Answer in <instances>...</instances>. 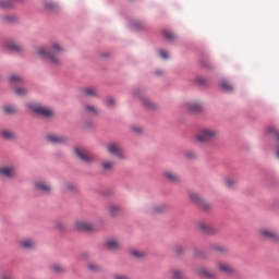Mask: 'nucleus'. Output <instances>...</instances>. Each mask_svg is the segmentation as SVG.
<instances>
[{
  "mask_svg": "<svg viewBox=\"0 0 279 279\" xmlns=\"http://www.w3.org/2000/svg\"><path fill=\"white\" fill-rule=\"evenodd\" d=\"M31 110L40 117H53V110L43 107L40 105H32L29 106Z\"/></svg>",
  "mask_w": 279,
  "mask_h": 279,
  "instance_id": "7",
  "label": "nucleus"
},
{
  "mask_svg": "<svg viewBox=\"0 0 279 279\" xmlns=\"http://www.w3.org/2000/svg\"><path fill=\"white\" fill-rule=\"evenodd\" d=\"M16 3H23V0H0V8L2 10H11Z\"/></svg>",
  "mask_w": 279,
  "mask_h": 279,
  "instance_id": "14",
  "label": "nucleus"
},
{
  "mask_svg": "<svg viewBox=\"0 0 279 279\" xmlns=\"http://www.w3.org/2000/svg\"><path fill=\"white\" fill-rule=\"evenodd\" d=\"M114 279H130V278L125 275L117 274L114 275Z\"/></svg>",
  "mask_w": 279,
  "mask_h": 279,
  "instance_id": "46",
  "label": "nucleus"
},
{
  "mask_svg": "<svg viewBox=\"0 0 279 279\" xmlns=\"http://www.w3.org/2000/svg\"><path fill=\"white\" fill-rule=\"evenodd\" d=\"M165 178L168 179L169 182H180V175L171 171L165 172Z\"/></svg>",
  "mask_w": 279,
  "mask_h": 279,
  "instance_id": "22",
  "label": "nucleus"
},
{
  "mask_svg": "<svg viewBox=\"0 0 279 279\" xmlns=\"http://www.w3.org/2000/svg\"><path fill=\"white\" fill-rule=\"evenodd\" d=\"M77 230H84V232H93L95 226L88 221L80 220L76 222Z\"/></svg>",
  "mask_w": 279,
  "mask_h": 279,
  "instance_id": "13",
  "label": "nucleus"
},
{
  "mask_svg": "<svg viewBox=\"0 0 279 279\" xmlns=\"http://www.w3.org/2000/svg\"><path fill=\"white\" fill-rule=\"evenodd\" d=\"M52 271H54V274H62L64 272V267H62V265L59 264H53L51 266Z\"/></svg>",
  "mask_w": 279,
  "mask_h": 279,
  "instance_id": "34",
  "label": "nucleus"
},
{
  "mask_svg": "<svg viewBox=\"0 0 279 279\" xmlns=\"http://www.w3.org/2000/svg\"><path fill=\"white\" fill-rule=\"evenodd\" d=\"M201 254H202V251H199V250H195V256H201Z\"/></svg>",
  "mask_w": 279,
  "mask_h": 279,
  "instance_id": "49",
  "label": "nucleus"
},
{
  "mask_svg": "<svg viewBox=\"0 0 279 279\" xmlns=\"http://www.w3.org/2000/svg\"><path fill=\"white\" fill-rule=\"evenodd\" d=\"M142 104L145 106V108H148V110H156V105L147 97L142 98Z\"/></svg>",
  "mask_w": 279,
  "mask_h": 279,
  "instance_id": "24",
  "label": "nucleus"
},
{
  "mask_svg": "<svg viewBox=\"0 0 279 279\" xmlns=\"http://www.w3.org/2000/svg\"><path fill=\"white\" fill-rule=\"evenodd\" d=\"M62 189H63V191H68L69 193H73L74 191L77 190V187L75 186V184L69 183V182L64 183V184L62 185Z\"/></svg>",
  "mask_w": 279,
  "mask_h": 279,
  "instance_id": "29",
  "label": "nucleus"
},
{
  "mask_svg": "<svg viewBox=\"0 0 279 279\" xmlns=\"http://www.w3.org/2000/svg\"><path fill=\"white\" fill-rule=\"evenodd\" d=\"M225 184H226V186H228L229 189H232V186H234V185L236 184V180H234V179H227V180L225 181Z\"/></svg>",
  "mask_w": 279,
  "mask_h": 279,
  "instance_id": "39",
  "label": "nucleus"
},
{
  "mask_svg": "<svg viewBox=\"0 0 279 279\" xmlns=\"http://www.w3.org/2000/svg\"><path fill=\"white\" fill-rule=\"evenodd\" d=\"M0 174L4 175V178H13L15 174L14 168L12 167H4L0 168Z\"/></svg>",
  "mask_w": 279,
  "mask_h": 279,
  "instance_id": "20",
  "label": "nucleus"
},
{
  "mask_svg": "<svg viewBox=\"0 0 279 279\" xmlns=\"http://www.w3.org/2000/svg\"><path fill=\"white\" fill-rule=\"evenodd\" d=\"M57 228H58V230H62V228H64V225H62V223H60V222H57Z\"/></svg>",
  "mask_w": 279,
  "mask_h": 279,
  "instance_id": "48",
  "label": "nucleus"
},
{
  "mask_svg": "<svg viewBox=\"0 0 279 279\" xmlns=\"http://www.w3.org/2000/svg\"><path fill=\"white\" fill-rule=\"evenodd\" d=\"M83 97H97V88L95 87H84L82 88Z\"/></svg>",
  "mask_w": 279,
  "mask_h": 279,
  "instance_id": "18",
  "label": "nucleus"
},
{
  "mask_svg": "<svg viewBox=\"0 0 279 279\" xmlns=\"http://www.w3.org/2000/svg\"><path fill=\"white\" fill-rule=\"evenodd\" d=\"M130 254L131 256H133V258H145L146 256L145 252L138 250H131Z\"/></svg>",
  "mask_w": 279,
  "mask_h": 279,
  "instance_id": "28",
  "label": "nucleus"
},
{
  "mask_svg": "<svg viewBox=\"0 0 279 279\" xmlns=\"http://www.w3.org/2000/svg\"><path fill=\"white\" fill-rule=\"evenodd\" d=\"M159 56L161 58H163V60H167L169 58V53H167V51H165V50H160Z\"/></svg>",
  "mask_w": 279,
  "mask_h": 279,
  "instance_id": "43",
  "label": "nucleus"
},
{
  "mask_svg": "<svg viewBox=\"0 0 279 279\" xmlns=\"http://www.w3.org/2000/svg\"><path fill=\"white\" fill-rule=\"evenodd\" d=\"M185 156L186 158H196L197 155L195 154V151L190 150L185 153Z\"/></svg>",
  "mask_w": 279,
  "mask_h": 279,
  "instance_id": "44",
  "label": "nucleus"
},
{
  "mask_svg": "<svg viewBox=\"0 0 279 279\" xmlns=\"http://www.w3.org/2000/svg\"><path fill=\"white\" fill-rule=\"evenodd\" d=\"M275 138L277 143V147H276L277 158H279V132H275Z\"/></svg>",
  "mask_w": 279,
  "mask_h": 279,
  "instance_id": "41",
  "label": "nucleus"
},
{
  "mask_svg": "<svg viewBox=\"0 0 279 279\" xmlns=\"http://www.w3.org/2000/svg\"><path fill=\"white\" fill-rule=\"evenodd\" d=\"M2 21L4 23H16V21H19V16L16 15H5L2 17Z\"/></svg>",
  "mask_w": 279,
  "mask_h": 279,
  "instance_id": "31",
  "label": "nucleus"
},
{
  "mask_svg": "<svg viewBox=\"0 0 279 279\" xmlns=\"http://www.w3.org/2000/svg\"><path fill=\"white\" fill-rule=\"evenodd\" d=\"M219 136V132L211 128H202L195 135V141L197 143H210V141H215Z\"/></svg>",
  "mask_w": 279,
  "mask_h": 279,
  "instance_id": "2",
  "label": "nucleus"
},
{
  "mask_svg": "<svg viewBox=\"0 0 279 279\" xmlns=\"http://www.w3.org/2000/svg\"><path fill=\"white\" fill-rule=\"evenodd\" d=\"M11 84H21L23 82V78L16 74H13L10 76Z\"/></svg>",
  "mask_w": 279,
  "mask_h": 279,
  "instance_id": "35",
  "label": "nucleus"
},
{
  "mask_svg": "<svg viewBox=\"0 0 279 279\" xmlns=\"http://www.w3.org/2000/svg\"><path fill=\"white\" fill-rule=\"evenodd\" d=\"M196 276L204 279H217V272L206 266H199L196 269Z\"/></svg>",
  "mask_w": 279,
  "mask_h": 279,
  "instance_id": "5",
  "label": "nucleus"
},
{
  "mask_svg": "<svg viewBox=\"0 0 279 279\" xmlns=\"http://www.w3.org/2000/svg\"><path fill=\"white\" fill-rule=\"evenodd\" d=\"M165 208V205H156L153 207L151 213L158 215L159 213H163Z\"/></svg>",
  "mask_w": 279,
  "mask_h": 279,
  "instance_id": "36",
  "label": "nucleus"
},
{
  "mask_svg": "<svg viewBox=\"0 0 279 279\" xmlns=\"http://www.w3.org/2000/svg\"><path fill=\"white\" fill-rule=\"evenodd\" d=\"M220 89L222 90V93H232V90H234V87L232 85H230V83H228L226 81H221Z\"/></svg>",
  "mask_w": 279,
  "mask_h": 279,
  "instance_id": "21",
  "label": "nucleus"
},
{
  "mask_svg": "<svg viewBox=\"0 0 279 279\" xmlns=\"http://www.w3.org/2000/svg\"><path fill=\"white\" fill-rule=\"evenodd\" d=\"M259 235L262 236V239H268L269 241H275V243L279 242V234L272 230L260 229Z\"/></svg>",
  "mask_w": 279,
  "mask_h": 279,
  "instance_id": "8",
  "label": "nucleus"
},
{
  "mask_svg": "<svg viewBox=\"0 0 279 279\" xmlns=\"http://www.w3.org/2000/svg\"><path fill=\"white\" fill-rule=\"evenodd\" d=\"M74 154L82 162H95V156L82 148H75Z\"/></svg>",
  "mask_w": 279,
  "mask_h": 279,
  "instance_id": "6",
  "label": "nucleus"
},
{
  "mask_svg": "<svg viewBox=\"0 0 279 279\" xmlns=\"http://www.w3.org/2000/svg\"><path fill=\"white\" fill-rule=\"evenodd\" d=\"M190 198L192 199V202H195V204H198L199 206H202V208H205V209L210 208V205H208V203H206V201H204L202 196H199V194L195 192L190 193Z\"/></svg>",
  "mask_w": 279,
  "mask_h": 279,
  "instance_id": "12",
  "label": "nucleus"
},
{
  "mask_svg": "<svg viewBox=\"0 0 279 279\" xmlns=\"http://www.w3.org/2000/svg\"><path fill=\"white\" fill-rule=\"evenodd\" d=\"M1 134L7 141H13V138H16V135L12 131L4 130Z\"/></svg>",
  "mask_w": 279,
  "mask_h": 279,
  "instance_id": "27",
  "label": "nucleus"
},
{
  "mask_svg": "<svg viewBox=\"0 0 279 279\" xmlns=\"http://www.w3.org/2000/svg\"><path fill=\"white\" fill-rule=\"evenodd\" d=\"M44 5L49 12H54V10H58V4H56V2L46 1L44 2Z\"/></svg>",
  "mask_w": 279,
  "mask_h": 279,
  "instance_id": "26",
  "label": "nucleus"
},
{
  "mask_svg": "<svg viewBox=\"0 0 279 279\" xmlns=\"http://www.w3.org/2000/svg\"><path fill=\"white\" fill-rule=\"evenodd\" d=\"M216 267L218 271L226 274V276H234V274H236V268L226 262H217Z\"/></svg>",
  "mask_w": 279,
  "mask_h": 279,
  "instance_id": "4",
  "label": "nucleus"
},
{
  "mask_svg": "<svg viewBox=\"0 0 279 279\" xmlns=\"http://www.w3.org/2000/svg\"><path fill=\"white\" fill-rule=\"evenodd\" d=\"M27 94V89H25V87H19L15 89V95H17L19 97H23Z\"/></svg>",
  "mask_w": 279,
  "mask_h": 279,
  "instance_id": "38",
  "label": "nucleus"
},
{
  "mask_svg": "<svg viewBox=\"0 0 279 279\" xmlns=\"http://www.w3.org/2000/svg\"><path fill=\"white\" fill-rule=\"evenodd\" d=\"M109 213H110V215H112V217H117V215H119V213H121V208L117 205H111V206H109Z\"/></svg>",
  "mask_w": 279,
  "mask_h": 279,
  "instance_id": "32",
  "label": "nucleus"
},
{
  "mask_svg": "<svg viewBox=\"0 0 279 279\" xmlns=\"http://www.w3.org/2000/svg\"><path fill=\"white\" fill-rule=\"evenodd\" d=\"M185 108L189 112H192V113L202 112V104L199 102H195V101L187 102L185 105Z\"/></svg>",
  "mask_w": 279,
  "mask_h": 279,
  "instance_id": "17",
  "label": "nucleus"
},
{
  "mask_svg": "<svg viewBox=\"0 0 279 279\" xmlns=\"http://www.w3.org/2000/svg\"><path fill=\"white\" fill-rule=\"evenodd\" d=\"M35 189L36 191H40L41 193H50L51 184L47 181L37 180L35 181Z\"/></svg>",
  "mask_w": 279,
  "mask_h": 279,
  "instance_id": "10",
  "label": "nucleus"
},
{
  "mask_svg": "<svg viewBox=\"0 0 279 279\" xmlns=\"http://www.w3.org/2000/svg\"><path fill=\"white\" fill-rule=\"evenodd\" d=\"M199 82V84H204V80H201V81H198Z\"/></svg>",
  "mask_w": 279,
  "mask_h": 279,
  "instance_id": "50",
  "label": "nucleus"
},
{
  "mask_svg": "<svg viewBox=\"0 0 279 279\" xmlns=\"http://www.w3.org/2000/svg\"><path fill=\"white\" fill-rule=\"evenodd\" d=\"M211 250H214V252H220L221 254H223V252H228V247L221 244H213Z\"/></svg>",
  "mask_w": 279,
  "mask_h": 279,
  "instance_id": "30",
  "label": "nucleus"
},
{
  "mask_svg": "<svg viewBox=\"0 0 279 279\" xmlns=\"http://www.w3.org/2000/svg\"><path fill=\"white\" fill-rule=\"evenodd\" d=\"M114 104H117V100H114V98L106 99V106H108V108H112L114 106Z\"/></svg>",
  "mask_w": 279,
  "mask_h": 279,
  "instance_id": "40",
  "label": "nucleus"
},
{
  "mask_svg": "<svg viewBox=\"0 0 279 279\" xmlns=\"http://www.w3.org/2000/svg\"><path fill=\"white\" fill-rule=\"evenodd\" d=\"M107 250L111 252H117V250H121V242L117 238H110L106 241Z\"/></svg>",
  "mask_w": 279,
  "mask_h": 279,
  "instance_id": "11",
  "label": "nucleus"
},
{
  "mask_svg": "<svg viewBox=\"0 0 279 279\" xmlns=\"http://www.w3.org/2000/svg\"><path fill=\"white\" fill-rule=\"evenodd\" d=\"M133 132H135L136 134H141L143 132V129L141 126H133L132 128Z\"/></svg>",
  "mask_w": 279,
  "mask_h": 279,
  "instance_id": "45",
  "label": "nucleus"
},
{
  "mask_svg": "<svg viewBox=\"0 0 279 279\" xmlns=\"http://www.w3.org/2000/svg\"><path fill=\"white\" fill-rule=\"evenodd\" d=\"M83 110L86 114H90L92 117H99V109L93 105L85 104L83 105Z\"/></svg>",
  "mask_w": 279,
  "mask_h": 279,
  "instance_id": "15",
  "label": "nucleus"
},
{
  "mask_svg": "<svg viewBox=\"0 0 279 279\" xmlns=\"http://www.w3.org/2000/svg\"><path fill=\"white\" fill-rule=\"evenodd\" d=\"M46 138L48 143H52V145H64V143L69 142V138L58 134H48Z\"/></svg>",
  "mask_w": 279,
  "mask_h": 279,
  "instance_id": "9",
  "label": "nucleus"
},
{
  "mask_svg": "<svg viewBox=\"0 0 279 279\" xmlns=\"http://www.w3.org/2000/svg\"><path fill=\"white\" fill-rule=\"evenodd\" d=\"M3 112H5V114H16L17 109L13 106H4Z\"/></svg>",
  "mask_w": 279,
  "mask_h": 279,
  "instance_id": "33",
  "label": "nucleus"
},
{
  "mask_svg": "<svg viewBox=\"0 0 279 279\" xmlns=\"http://www.w3.org/2000/svg\"><path fill=\"white\" fill-rule=\"evenodd\" d=\"M89 271H99V266L95 264H89L88 266Z\"/></svg>",
  "mask_w": 279,
  "mask_h": 279,
  "instance_id": "42",
  "label": "nucleus"
},
{
  "mask_svg": "<svg viewBox=\"0 0 279 279\" xmlns=\"http://www.w3.org/2000/svg\"><path fill=\"white\" fill-rule=\"evenodd\" d=\"M101 169H104V171H112L114 169V161H110V160L101 161Z\"/></svg>",
  "mask_w": 279,
  "mask_h": 279,
  "instance_id": "23",
  "label": "nucleus"
},
{
  "mask_svg": "<svg viewBox=\"0 0 279 279\" xmlns=\"http://www.w3.org/2000/svg\"><path fill=\"white\" fill-rule=\"evenodd\" d=\"M106 148L108 154H111V156H116V158H120L121 160L125 158V153H123V148H121L119 143H109Z\"/></svg>",
  "mask_w": 279,
  "mask_h": 279,
  "instance_id": "3",
  "label": "nucleus"
},
{
  "mask_svg": "<svg viewBox=\"0 0 279 279\" xmlns=\"http://www.w3.org/2000/svg\"><path fill=\"white\" fill-rule=\"evenodd\" d=\"M198 230H201V232H204V234H216L217 233V229H215L213 226L201 222L198 223Z\"/></svg>",
  "mask_w": 279,
  "mask_h": 279,
  "instance_id": "16",
  "label": "nucleus"
},
{
  "mask_svg": "<svg viewBox=\"0 0 279 279\" xmlns=\"http://www.w3.org/2000/svg\"><path fill=\"white\" fill-rule=\"evenodd\" d=\"M21 247L23 250H34L36 247V242L32 239H26L21 242Z\"/></svg>",
  "mask_w": 279,
  "mask_h": 279,
  "instance_id": "19",
  "label": "nucleus"
},
{
  "mask_svg": "<svg viewBox=\"0 0 279 279\" xmlns=\"http://www.w3.org/2000/svg\"><path fill=\"white\" fill-rule=\"evenodd\" d=\"M64 53V46L58 43L51 44L48 48H37V54L49 62L51 66H60L62 64V56Z\"/></svg>",
  "mask_w": 279,
  "mask_h": 279,
  "instance_id": "1",
  "label": "nucleus"
},
{
  "mask_svg": "<svg viewBox=\"0 0 279 279\" xmlns=\"http://www.w3.org/2000/svg\"><path fill=\"white\" fill-rule=\"evenodd\" d=\"M163 36L167 40H175V34L169 32V31H165L163 32Z\"/></svg>",
  "mask_w": 279,
  "mask_h": 279,
  "instance_id": "37",
  "label": "nucleus"
},
{
  "mask_svg": "<svg viewBox=\"0 0 279 279\" xmlns=\"http://www.w3.org/2000/svg\"><path fill=\"white\" fill-rule=\"evenodd\" d=\"M175 252H177L178 254H182V252H184V247L181 246V245H179V246L175 247Z\"/></svg>",
  "mask_w": 279,
  "mask_h": 279,
  "instance_id": "47",
  "label": "nucleus"
},
{
  "mask_svg": "<svg viewBox=\"0 0 279 279\" xmlns=\"http://www.w3.org/2000/svg\"><path fill=\"white\" fill-rule=\"evenodd\" d=\"M8 49H11V51H21L23 49V46L14 43V41H9L7 43Z\"/></svg>",
  "mask_w": 279,
  "mask_h": 279,
  "instance_id": "25",
  "label": "nucleus"
}]
</instances>
